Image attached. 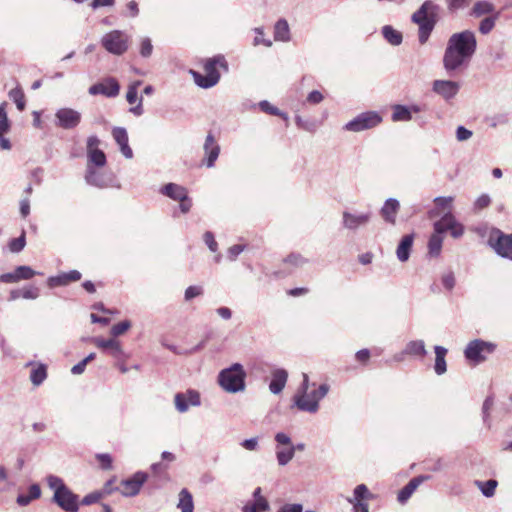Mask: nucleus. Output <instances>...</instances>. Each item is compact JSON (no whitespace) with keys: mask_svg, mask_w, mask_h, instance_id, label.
Here are the masks:
<instances>
[{"mask_svg":"<svg viewBox=\"0 0 512 512\" xmlns=\"http://www.w3.org/2000/svg\"><path fill=\"white\" fill-rule=\"evenodd\" d=\"M477 48L474 32L465 30L450 36L443 56V67L452 75L469 64Z\"/></svg>","mask_w":512,"mask_h":512,"instance_id":"1","label":"nucleus"},{"mask_svg":"<svg viewBox=\"0 0 512 512\" xmlns=\"http://www.w3.org/2000/svg\"><path fill=\"white\" fill-rule=\"evenodd\" d=\"M48 487L53 490V501L66 512H77L79 509L78 496L74 494L56 475L46 477Z\"/></svg>","mask_w":512,"mask_h":512,"instance_id":"2","label":"nucleus"},{"mask_svg":"<svg viewBox=\"0 0 512 512\" xmlns=\"http://www.w3.org/2000/svg\"><path fill=\"white\" fill-rule=\"evenodd\" d=\"M437 13L438 6L432 1L427 0L416 12L412 14V22L419 26L418 38L421 44L427 42L432 30L434 29Z\"/></svg>","mask_w":512,"mask_h":512,"instance_id":"3","label":"nucleus"},{"mask_svg":"<svg viewBox=\"0 0 512 512\" xmlns=\"http://www.w3.org/2000/svg\"><path fill=\"white\" fill-rule=\"evenodd\" d=\"M246 376L243 365L234 363L219 372L217 382L225 392L235 394L245 390Z\"/></svg>","mask_w":512,"mask_h":512,"instance_id":"4","label":"nucleus"},{"mask_svg":"<svg viewBox=\"0 0 512 512\" xmlns=\"http://www.w3.org/2000/svg\"><path fill=\"white\" fill-rule=\"evenodd\" d=\"M217 67H221L224 70L228 69L224 56L218 55L208 59L204 65V75L192 71L195 83L205 89L215 86L220 80V73Z\"/></svg>","mask_w":512,"mask_h":512,"instance_id":"5","label":"nucleus"},{"mask_svg":"<svg viewBox=\"0 0 512 512\" xmlns=\"http://www.w3.org/2000/svg\"><path fill=\"white\" fill-rule=\"evenodd\" d=\"M329 391L328 384H321L317 389L306 391V393H295L293 396L294 405L303 412L311 414L319 410V402L322 400Z\"/></svg>","mask_w":512,"mask_h":512,"instance_id":"6","label":"nucleus"},{"mask_svg":"<svg viewBox=\"0 0 512 512\" xmlns=\"http://www.w3.org/2000/svg\"><path fill=\"white\" fill-rule=\"evenodd\" d=\"M101 45L107 52L120 56L128 50L129 36L121 30H112L102 36Z\"/></svg>","mask_w":512,"mask_h":512,"instance_id":"7","label":"nucleus"},{"mask_svg":"<svg viewBox=\"0 0 512 512\" xmlns=\"http://www.w3.org/2000/svg\"><path fill=\"white\" fill-rule=\"evenodd\" d=\"M495 348V344L491 342L475 339L467 344L464 356L469 362L477 365L484 362L488 355L494 352Z\"/></svg>","mask_w":512,"mask_h":512,"instance_id":"8","label":"nucleus"},{"mask_svg":"<svg viewBox=\"0 0 512 512\" xmlns=\"http://www.w3.org/2000/svg\"><path fill=\"white\" fill-rule=\"evenodd\" d=\"M382 122V117L376 111L360 113L351 121L347 122L344 129L350 132H361L372 129Z\"/></svg>","mask_w":512,"mask_h":512,"instance_id":"9","label":"nucleus"},{"mask_svg":"<svg viewBox=\"0 0 512 512\" xmlns=\"http://www.w3.org/2000/svg\"><path fill=\"white\" fill-rule=\"evenodd\" d=\"M148 476L144 472H136L132 477L122 480L116 491H119L125 497H132L140 492L141 487L146 482Z\"/></svg>","mask_w":512,"mask_h":512,"instance_id":"10","label":"nucleus"},{"mask_svg":"<svg viewBox=\"0 0 512 512\" xmlns=\"http://www.w3.org/2000/svg\"><path fill=\"white\" fill-rule=\"evenodd\" d=\"M174 404L179 413H185L191 406L198 407L201 405L200 393L194 389L176 393L174 396Z\"/></svg>","mask_w":512,"mask_h":512,"instance_id":"11","label":"nucleus"},{"mask_svg":"<svg viewBox=\"0 0 512 512\" xmlns=\"http://www.w3.org/2000/svg\"><path fill=\"white\" fill-rule=\"evenodd\" d=\"M372 213H353L344 211L342 213V226L344 229L349 231H356L360 228L365 227L371 220Z\"/></svg>","mask_w":512,"mask_h":512,"instance_id":"12","label":"nucleus"},{"mask_svg":"<svg viewBox=\"0 0 512 512\" xmlns=\"http://www.w3.org/2000/svg\"><path fill=\"white\" fill-rule=\"evenodd\" d=\"M56 125L69 130L76 128L81 121V113L72 108H60L55 113Z\"/></svg>","mask_w":512,"mask_h":512,"instance_id":"13","label":"nucleus"},{"mask_svg":"<svg viewBox=\"0 0 512 512\" xmlns=\"http://www.w3.org/2000/svg\"><path fill=\"white\" fill-rule=\"evenodd\" d=\"M85 181L91 186L102 189L112 186L114 179L112 175L97 171L95 167L87 165Z\"/></svg>","mask_w":512,"mask_h":512,"instance_id":"14","label":"nucleus"},{"mask_svg":"<svg viewBox=\"0 0 512 512\" xmlns=\"http://www.w3.org/2000/svg\"><path fill=\"white\" fill-rule=\"evenodd\" d=\"M120 85L115 78H106L103 82L96 83L89 88L91 95H104L106 97H116L119 94Z\"/></svg>","mask_w":512,"mask_h":512,"instance_id":"15","label":"nucleus"},{"mask_svg":"<svg viewBox=\"0 0 512 512\" xmlns=\"http://www.w3.org/2000/svg\"><path fill=\"white\" fill-rule=\"evenodd\" d=\"M432 90L443 99L450 100L458 94L460 84L452 80H435L432 84Z\"/></svg>","mask_w":512,"mask_h":512,"instance_id":"16","label":"nucleus"},{"mask_svg":"<svg viewBox=\"0 0 512 512\" xmlns=\"http://www.w3.org/2000/svg\"><path fill=\"white\" fill-rule=\"evenodd\" d=\"M489 243L498 255L512 260V233H501L496 239L490 237Z\"/></svg>","mask_w":512,"mask_h":512,"instance_id":"17","label":"nucleus"},{"mask_svg":"<svg viewBox=\"0 0 512 512\" xmlns=\"http://www.w3.org/2000/svg\"><path fill=\"white\" fill-rule=\"evenodd\" d=\"M203 149L205 153V158L203 160L204 164L208 168L214 167L220 154V146L211 133L206 136Z\"/></svg>","mask_w":512,"mask_h":512,"instance_id":"18","label":"nucleus"},{"mask_svg":"<svg viewBox=\"0 0 512 512\" xmlns=\"http://www.w3.org/2000/svg\"><path fill=\"white\" fill-rule=\"evenodd\" d=\"M112 135L123 156L127 159H131L133 157V151L128 143L129 139L126 129L123 127H115L112 130Z\"/></svg>","mask_w":512,"mask_h":512,"instance_id":"19","label":"nucleus"},{"mask_svg":"<svg viewBox=\"0 0 512 512\" xmlns=\"http://www.w3.org/2000/svg\"><path fill=\"white\" fill-rule=\"evenodd\" d=\"M392 109L393 113L391 119L393 122L410 121L413 113H419L421 111V108L418 105L405 106L397 104L394 105Z\"/></svg>","mask_w":512,"mask_h":512,"instance_id":"20","label":"nucleus"},{"mask_svg":"<svg viewBox=\"0 0 512 512\" xmlns=\"http://www.w3.org/2000/svg\"><path fill=\"white\" fill-rule=\"evenodd\" d=\"M81 273L78 270H71L69 272L61 273L57 276H51L47 280L50 288L66 286L70 282H75L81 279Z\"/></svg>","mask_w":512,"mask_h":512,"instance_id":"21","label":"nucleus"},{"mask_svg":"<svg viewBox=\"0 0 512 512\" xmlns=\"http://www.w3.org/2000/svg\"><path fill=\"white\" fill-rule=\"evenodd\" d=\"M429 476H417L412 478L398 493L397 500L404 504L416 491V489L426 480Z\"/></svg>","mask_w":512,"mask_h":512,"instance_id":"22","label":"nucleus"},{"mask_svg":"<svg viewBox=\"0 0 512 512\" xmlns=\"http://www.w3.org/2000/svg\"><path fill=\"white\" fill-rule=\"evenodd\" d=\"M400 203L395 198H389L385 201L384 205L382 206L380 213L383 219L390 223L395 224L396 222V215L399 211Z\"/></svg>","mask_w":512,"mask_h":512,"instance_id":"23","label":"nucleus"},{"mask_svg":"<svg viewBox=\"0 0 512 512\" xmlns=\"http://www.w3.org/2000/svg\"><path fill=\"white\" fill-rule=\"evenodd\" d=\"M288 379V373L284 369H276L272 373V380L269 384V390L273 394H279L284 389Z\"/></svg>","mask_w":512,"mask_h":512,"instance_id":"24","label":"nucleus"},{"mask_svg":"<svg viewBox=\"0 0 512 512\" xmlns=\"http://www.w3.org/2000/svg\"><path fill=\"white\" fill-rule=\"evenodd\" d=\"M434 352H435V364H434V370L437 375H443L447 371V364H446V355L448 350L443 347L436 345L434 346Z\"/></svg>","mask_w":512,"mask_h":512,"instance_id":"25","label":"nucleus"},{"mask_svg":"<svg viewBox=\"0 0 512 512\" xmlns=\"http://www.w3.org/2000/svg\"><path fill=\"white\" fill-rule=\"evenodd\" d=\"M161 193L173 200L179 201L186 198L187 190L175 183H168L161 188Z\"/></svg>","mask_w":512,"mask_h":512,"instance_id":"26","label":"nucleus"},{"mask_svg":"<svg viewBox=\"0 0 512 512\" xmlns=\"http://www.w3.org/2000/svg\"><path fill=\"white\" fill-rule=\"evenodd\" d=\"M28 366H33L30 372V381L32 384L34 386L41 385L47 378V366L42 363L34 364L33 362H29Z\"/></svg>","mask_w":512,"mask_h":512,"instance_id":"27","label":"nucleus"},{"mask_svg":"<svg viewBox=\"0 0 512 512\" xmlns=\"http://www.w3.org/2000/svg\"><path fill=\"white\" fill-rule=\"evenodd\" d=\"M413 235H405L396 250V255L399 261L406 262L409 259L411 247L413 245Z\"/></svg>","mask_w":512,"mask_h":512,"instance_id":"28","label":"nucleus"},{"mask_svg":"<svg viewBox=\"0 0 512 512\" xmlns=\"http://www.w3.org/2000/svg\"><path fill=\"white\" fill-rule=\"evenodd\" d=\"M403 353L409 356H415L423 358L427 354V350L425 347V342L423 340H412L409 341L404 350Z\"/></svg>","mask_w":512,"mask_h":512,"instance_id":"29","label":"nucleus"},{"mask_svg":"<svg viewBox=\"0 0 512 512\" xmlns=\"http://www.w3.org/2000/svg\"><path fill=\"white\" fill-rule=\"evenodd\" d=\"M381 32L384 39L392 46H399L403 41L402 33L394 29L391 25L383 26Z\"/></svg>","mask_w":512,"mask_h":512,"instance_id":"30","label":"nucleus"},{"mask_svg":"<svg viewBox=\"0 0 512 512\" xmlns=\"http://www.w3.org/2000/svg\"><path fill=\"white\" fill-rule=\"evenodd\" d=\"M177 507L181 510V512H194L193 497L188 489L183 488L179 492Z\"/></svg>","mask_w":512,"mask_h":512,"instance_id":"31","label":"nucleus"},{"mask_svg":"<svg viewBox=\"0 0 512 512\" xmlns=\"http://www.w3.org/2000/svg\"><path fill=\"white\" fill-rule=\"evenodd\" d=\"M275 41L287 42L290 40V29L285 19H279L274 26Z\"/></svg>","mask_w":512,"mask_h":512,"instance_id":"32","label":"nucleus"},{"mask_svg":"<svg viewBox=\"0 0 512 512\" xmlns=\"http://www.w3.org/2000/svg\"><path fill=\"white\" fill-rule=\"evenodd\" d=\"M41 496V489L38 484H32L28 489V494H19L16 502L20 506H27L32 500L38 499Z\"/></svg>","mask_w":512,"mask_h":512,"instance_id":"33","label":"nucleus"},{"mask_svg":"<svg viewBox=\"0 0 512 512\" xmlns=\"http://www.w3.org/2000/svg\"><path fill=\"white\" fill-rule=\"evenodd\" d=\"M454 218L455 216L451 212L445 213L440 220L434 223V233L442 236L445 232H448L454 223Z\"/></svg>","mask_w":512,"mask_h":512,"instance_id":"34","label":"nucleus"},{"mask_svg":"<svg viewBox=\"0 0 512 512\" xmlns=\"http://www.w3.org/2000/svg\"><path fill=\"white\" fill-rule=\"evenodd\" d=\"M270 509L267 499H254L242 507V512H266Z\"/></svg>","mask_w":512,"mask_h":512,"instance_id":"35","label":"nucleus"},{"mask_svg":"<svg viewBox=\"0 0 512 512\" xmlns=\"http://www.w3.org/2000/svg\"><path fill=\"white\" fill-rule=\"evenodd\" d=\"M295 455V448L294 446H290L287 448H280L277 446L276 448V458L277 462L280 466L287 465L294 457Z\"/></svg>","mask_w":512,"mask_h":512,"instance_id":"36","label":"nucleus"},{"mask_svg":"<svg viewBox=\"0 0 512 512\" xmlns=\"http://www.w3.org/2000/svg\"><path fill=\"white\" fill-rule=\"evenodd\" d=\"M443 236L433 233L428 241V252L431 257H438L441 253Z\"/></svg>","mask_w":512,"mask_h":512,"instance_id":"37","label":"nucleus"},{"mask_svg":"<svg viewBox=\"0 0 512 512\" xmlns=\"http://www.w3.org/2000/svg\"><path fill=\"white\" fill-rule=\"evenodd\" d=\"M87 157H88L87 165H90L93 167L94 166L103 167V166H105V164L107 162L105 153L100 149L89 151L87 153Z\"/></svg>","mask_w":512,"mask_h":512,"instance_id":"38","label":"nucleus"},{"mask_svg":"<svg viewBox=\"0 0 512 512\" xmlns=\"http://www.w3.org/2000/svg\"><path fill=\"white\" fill-rule=\"evenodd\" d=\"M494 9V5L488 1H477L472 9V15L481 17L482 15L492 13Z\"/></svg>","mask_w":512,"mask_h":512,"instance_id":"39","label":"nucleus"},{"mask_svg":"<svg viewBox=\"0 0 512 512\" xmlns=\"http://www.w3.org/2000/svg\"><path fill=\"white\" fill-rule=\"evenodd\" d=\"M476 485L481 490L482 494L485 497H492L495 494V489L498 485L497 481L494 479H490L488 481H476Z\"/></svg>","mask_w":512,"mask_h":512,"instance_id":"40","label":"nucleus"},{"mask_svg":"<svg viewBox=\"0 0 512 512\" xmlns=\"http://www.w3.org/2000/svg\"><path fill=\"white\" fill-rule=\"evenodd\" d=\"M15 273L18 282L20 280H29L33 278L35 275L39 274L38 272L34 271L31 267L25 265L16 267Z\"/></svg>","mask_w":512,"mask_h":512,"instance_id":"41","label":"nucleus"},{"mask_svg":"<svg viewBox=\"0 0 512 512\" xmlns=\"http://www.w3.org/2000/svg\"><path fill=\"white\" fill-rule=\"evenodd\" d=\"M259 107L263 112H265L267 114L274 115V116H280L285 120L288 118L287 114L280 111L277 107L273 106L267 100H263V101L259 102Z\"/></svg>","mask_w":512,"mask_h":512,"instance_id":"42","label":"nucleus"},{"mask_svg":"<svg viewBox=\"0 0 512 512\" xmlns=\"http://www.w3.org/2000/svg\"><path fill=\"white\" fill-rule=\"evenodd\" d=\"M10 99L16 104L19 111H23L25 109V99L24 94L21 89L15 88L9 92Z\"/></svg>","mask_w":512,"mask_h":512,"instance_id":"43","label":"nucleus"},{"mask_svg":"<svg viewBox=\"0 0 512 512\" xmlns=\"http://www.w3.org/2000/svg\"><path fill=\"white\" fill-rule=\"evenodd\" d=\"M10 129V123L6 112V103L0 105V136H4Z\"/></svg>","mask_w":512,"mask_h":512,"instance_id":"44","label":"nucleus"},{"mask_svg":"<svg viewBox=\"0 0 512 512\" xmlns=\"http://www.w3.org/2000/svg\"><path fill=\"white\" fill-rule=\"evenodd\" d=\"M25 244H26L25 232H22V234L19 237L13 238L9 242V249L13 253H19L20 251H22L24 249Z\"/></svg>","mask_w":512,"mask_h":512,"instance_id":"45","label":"nucleus"},{"mask_svg":"<svg viewBox=\"0 0 512 512\" xmlns=\"http://www.w3.org/2000/svg\"><path fill=\"white\" fill-rule=\"evenodd\" d=\"M496 19H497V16L484 18L479 24V31L483 35L490 33L495 26Z\"/></svg>","mask_w":512,"mask_h":512,"instance_id":"46","label":"nucleus"},{"mask_svg":"<svg viewBox=\"0 0 512 512\" xmlns=\"http://www.w3.org/2000/svg\"><path fill=\"white\" fill-rule=\"evenodd\" d=\"M453 201L454 197L452 196H439L434 199V203L436 204L437 208L442 210H448V212H451Z\"/></svg>","mask_w":512,"mask_h":512,"instance_id":"47","label":"nucleus"},{"mask_svg":"<svg viewBox=\"0 0 512 512\" xmlns=\"http://www.w3.org/2000/svg\"><path fill=\"white\" fill-rule=\"evenodd\" d=\"M277 512H315L313 510L304 511V506L301 503H284Z\"/></svg>","mask_w":512,"mask_h":512,"instance_id":"48","label":"nucleus"},{"mask_svg":"<svg viewBox=\"0 0 512 512\" xmlns=\"http://www.w3.org/2000/svg\"><path fill=\"white\" fill-rule=\"evenodd\" d=\"M255 33H256V36L253 40V45L254 46H258V45H264L266 47H270L272 45V42L271 40L269 39H265L264 38V32H263V29L260 28V27H257L254 29Z\"/></svg>","mask_w":512,"mask_h":512,"instance_id":"49","label":"nucleus"},{"mask_svg":"<svg viewBox=\"0 0 512 512\" xmlns=\"http://www.w3.org/2000/svg\"><path fill=\"white\" fill-rule=\"evenodd\" d=\"M131 326V323L127 320L125 321H121L117 324H115L112 328H111V334L114 336V337H117L123 333H125Z\"/></svg>","mask_w":512,"mask_h":512,"instance_id":"50","label":"nucleus"},{"mask_svg":"<svg viewBox=\"0 0 512 512\" xmlns=\"http://www.w3.org/2000/svg\"><path fill=\"white\" fill-rule=\"evenodd\" d=\"M203 294V288L201 286H189L185 290L184 298L186 301H190L195 297Z\"/></svg>","mask_w":512,"mask_h":512,"instance_id":"51","label":"nucleus"},{"mask_svg":"<svg viewBox=\"0 0 512 512\" xmlns=\"http://www.w3.org/2000/svg\"><path fill=\"white\" fill-rule=\"evenodd\" d=\"M152 51H153V45H152L151 40L149 38L142 39L141 45H140L141 56L147 58V57L151 56Z\"/></svg>","mask_w":512,"mask_h":512,"instance_id":"52","label":"nucleus"},{"mask_svg":"<svg viewBox=\"0 0 512 512\" xmlns=\"http://www.w3.org/2000/svg\"><path fill=\"white\" fill-rule=\"evenodd\" d=\"M494 405V398L493 396H488L482 405V414H483V421L486 423L490 416V410L492 406Z\"/></svg>","mask_w":512,"mask_h":512,"instance_id":"53","label":"nucleus"},{"mask_svg":"<svg viewBox=\"0 0 512 512\" xmlns=\"http://www.w3.org/2000/svg\"><path fill=\"white\" fill-rule=\"evenodd\" d=\"M369 495V490L366 485L360 484L357 485L354 489V502L361 501Z\"/></svg>","mask_w":512,"mask_h":512,"instance_id":"54","label":"nucleus"},{"mask_svg":"<svg viewBox=\"0 0 512 512\" xmlns=\"http://www.w3.org/2000/svg\"><path fill=\"white\" fill-rule=\"evenodd\" d=\"M22 298L34 300L39 297V289L35 286H27L22 289Z\"/></svg>","mask_w":512,"mask_h":512,"instance_id":"55","label":"nucleus"},{"mask_svg":"<svg viewBox=\"0 0 512 512\" xmlns=\"http://www.w3.org/2000/svg\"><path fill=\"white\" fill-rule=\"evenodd\" d=\"M285 262L294 266H302L307 262V260L300 254H290L285 259Z\"/></svg>","mask_w":512,"mask_h":512,"instance_id":"56","label":"nucleus"},{"mask_svg":"<svg viewBox=\"0 0 512 512\" xmlns=\"http://www.w3.org/2000/svg\"><path fill=\"white\" fill-rule=\"evenodd\" d=\"M115 339H103V338H94L93 343L100 349L110 350L114 345Z\"/></svg>","mask_w":512,"mask_h":512,"instance_id":"57","label":"nucleus"},{"mask_svg":"<svg viewBox=\"0 0 512 512\" xmlns=\"http://www.w3.org/2000/svg\"><path fill=\"white\" fill-rule=\"evenodd\" d=\"M473 133L464 126H458L456 129V138L458 141H466L472 137Z\"/></svg>","mask_w":512,"mask_h":512,"instance_id":"58","label":"nucleus"},{"mask_svg":"<svg viewBox=\"0 0 512 512\" xmlns=\"http://www.w3.org/2000/svg\"><path fill=\"white\" fill-rule=\"evenodd\" d=\"M453 238H460L464 234V226L454 218V223L449 230Z\"/></svg>","mask_w":512,"mask_h":512,"instance_id":"59","label":"nucleus"},{"mask_svg":"<svg viewBox=\"0 0 512 512\" xmlns=\"http://www.w3.org/2000/svg\"><path fill=\"white\" fill-rule=\"evenodd\" d=\"M204 242L205 244L208 246V248L212 251V252H216L217 249H218V244L214 238V235L212 232L210 231H207L205 232L204 236Z\"/></svg>","mask_w":512,"mask_h":512,"instance_id":"60","label":"nucleus"},{"mask_svg":"<svg viewBox=\"0 0 512 512\" xmlns=\"http://www.w3.org/2000/svg\"><path fill=\"white\" fill-rule=\"evenodd\" d=\"M240 445L248 451H256L259 447V441L257 437L243 440Z\"/></svg>","mask_w":512,"mask_h":512,"instance_id":"61","label":"nucleus"},{"mask_svg":"<svg viewBox=\"0 0 512 512\" xmlns=\"http://www.w3.org/2000/svg\"><path fill=\"white\" fill-rule=\"evenodd\" d=\"M491 202L490 196L488 194L480 195L474 202V208L481 210L486 208Z\"/></svg>","mask_w":512,"mask_h":512,"instance_id":"62","label":"nucleus"},{"mask_svg":"<svg viewBox=\"0 0 512 512\" xmlns=\"http://www.w3.org/2000/svg\"><path fill=\"white\" fill-rule=\"evenodd\" d=\"M244 249H245V245L236 244V245L231 246L227 251L229 260H231V261L236 260L238 255L240 253H242L244 251Z\"/></svg>","mask_w":512,"mask_h":512,"instance_id":"63","label":"nucleus"},{"mask_svg":"<svg viewBox=\"0 0 512 512\" xmlns=\"http://www.w3.org/2000/svg\"><path fill=\"white\" fill-rule=\"evenodd\" d=\"M442 284L446 289L452 290L455 286L454 274L452 272H449V273L443 275Z\"/></svg>","mask_w":512,"mask_h":512,"instance_id":"64","label":"nucleus"}]
</instances>
